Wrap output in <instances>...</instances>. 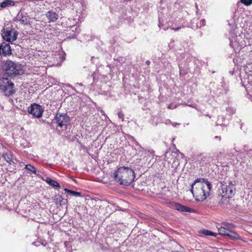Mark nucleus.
Returning a JSON list of instances; mask_svg holds the SVG:
<instances>
[{"label": "nucleus", "instance_id": "27", "mask_svg": "<svg viewBox=\"0 0 252 252\" xmlns=\"http://www.w3.org/2000/svg\"><path fill=\"white\" fill-rule=\"evenodd\" d=\"M181 27H177V28H171V29L175 31H177L178 30H179L180 29H181Z\"/></svg>", "mask_w": 252, "mask_h": 252}, {"label": "nucleus", "instance_id": "21", "mask_svg": "<svg viewBox=\"0 0 252 252\" xmlns=\"http://www.w3.org/2000/svg\"><path fill=\"white\" fill-rule=\"evenodd\" d=\"M201 233L206 236H216V234L215 233L207 229H203L201 230Z\"/></svg>", "mask_w": 252, "mask_h": 252}, {"label": "nucleus", "instance_id": "12", "mask_svg": "<svg viewBox=\"0 0 252 252\" xmlns=\"http://www.w3.org/2000/svg\"><path fill=\"white\" fill-rule=\"evenodd\" d=\"M172 208L174 210L179 211L181 212H189L195 213V211L186 206H172Z\"/></svg>", "mask_w": 252, "mask_h": 252}, {"label": "nucleus", "instance_id": "8", "mask_svg": "<svg viewBox=\"0 0 252 252\" xmlns=\"http://www.w3.org/2000/svg\"><path fill=\"white\" fill-rule=\"evenodd\" d=\"M31 18L27 13L20 11L14 19V21L19 22L23 25H28L31 24Z\"/></svg>", "mask_w": 252, "mask_h": 252}, {"label": "nucleus", "instance_id": "6", "mask_svg": "<svg viewBox=\"0 0 252 252\" xmlns=\"http://www.w3.org/2000/svg\"><path fill=\"white\" fill-rule=\"evenodd\" d=\"M1 35L4 40L11 42L16 40L18 36V32L14 29H3L2 31Z\"/></svg>", "mask_w": 252, "mask_h": 252}, {"label": "nucleus", "instance_id": "10", "mask_svg": "<svg viewBox=\"0 0 252 252\" xmlns=\"http://www.w3.org/2000/svg\"><path fill=\"white\" fill-rule=\"evenodd\" d=\"M221 224L222 226L218 228L219 233L221 235L227 236L230 229L236 227L234 224L225 221L221 222Z\"/></svg>", "mask_w": 252, "mask_h": 252}, {"label": "nucleus", "instance_id": "15", "mask_svg": "<svg viewBox=\"0 0 252 252\" xmlns=\"http://www.w3.org/2000/svg\"><path fill=\"white\" fill-rule=\"evenodd\" d=\"M42 179L45 181L49 185L53 187H57L60 188L61 187L60 184L57 181L52 180L49 177H46L45 179L42 178Z\"/></svg>", "mask_w": 252, "mask_h": 252}, {"label": "nucleus", "instance_id": "25", "mask_svg": "<svg viewBox=\"0 0 252 252\" xmlns=\"http://www.w3.org/2000/svg\"><path fill=\"white\" fill-rule=\"evenodd\" d=\"M95 203L98 204L105 205L106 203V201L105 200H98L96 201Z\"/></svg>", "mask_w": 252, "mask_h": 252}, {"label": "nucleus", "instance_id": "19", "mask_svg": "<svg viewBox=\"0 0 252 252\" xmlns=\"http://www.w3.org/2000/svg\"><path fill=\"white\" fill-rule=\"evenodd\" d=\"M25 168L27 169L28 170L32 172V173H34L35 175H37L38 176L39 175L36 173V170L35 168L32 166L31 164H27L25 166Z\"/></svg>", "mask_w": 252, "mask_h": 252}, {"label": "nucleus", "instance_id": "32", "mask_svg": "<svg viewBox=\"0 0 252 252\" xmlns=\"http://www.w3.org/2000/svg\"><path fill=\"white\" fill-rule=\"evenodd\" d=\"M174 205H180V204L178 203H175Z\"/></svg>", "mask_w": 252, "mask_h": 252}, {"label": "nucleus", "instance_id": "22", "mask_svg": "<svg viewBox=\"0 0 252 252\" xmlns=\"http://www.w3.org/2000/svg\"><path fill=\"white\" fill-rule=\"evenodd\" d=\"M61 206H51L50 208V211L51 212H52L53 215L58 214V209H59V207Z\"/></svg>", "mask_w": 252, "mask_h": 252}, {"label": "nucleus", "instance_id": "34", "mask_svg": "<svg viewBox=\"0 0 252 252\" xmlns=\"http://www.w3.org/2000/svg\"><path fill=\"white\" fill-rule=\"evenodd\" d=\"M217 155H218V154H217ZM216 157H219V156H218V155H217Z\"/></svg>", "mask_w": 252, "mask_h": 252}, {"label": "nucleus", "instance_id": "11", "mask_svg": "<svg viewBox=\"0 0 252 252\" xmlns=\"http://www.w3.org/2000/svg\"><path fill=\"white\" fill-rule=\"evenodd\" d=\"M11 54V49L9 44L3 43L0 45V55L6 56Z\"/></svg>", "mask_w": 252, "mask_h": 252}, {"label": "nucleus", "instance_id": "33", "mask_svg": "<svg viewBox=\"0 0 252 252\" xmlns=\"http://www.w3.org/2000/svg\"><path fill=\"white\" fill-rule=\"evenodd\" d=\"M92 203H93H93H94L93 200H92Z\"/></svg>", "mask_w": 252, "mask_h": 252}, {"label": "nucleus", "instance_id": "17", "mask_svg": "<svg viewBox=\"0 0 252 252\" xmlns=\"http://www.w3.org/2000/svg\"><path fill=\"white\" fill-rule=\"evenodd\" d=\"M15 5V2L12 0H5L1 2L0 4V7L1 8H5L8 6H14Z\"/></svg>", "mask_w": 252, "mask_h": 252}, {"label": "nucleus", "instance_id": "16", "mask_svg": "<svg viewBox=\"0 0 252 252\" xmlns=\"http://www.w3.org/2000/svg\"><path fill=\"white\" fill-rule=\"evenodd\" d=\"M54 200L56 205H65L67 203V199H63L60 195H56Z\"/></svg>", "mask_w": 252, "mask_h": 252}, {"label": "nucleus", "instance_id": "7", "mask_svg": "<svg viewBox=\"0 0 252 252\" xmlns=\"http://www.w3.org/2000/svg\"><path fill=\"white\" fill-rule=\"evenodd\" d=\"M28 111L33 117L40 118L42 116L44 109L39 104L33 103L28 108Z\"/></svg>", "mask_w": 252, "mask_h": 252}, {"label": "nucleus", "instance_id": "5", "mask_svg": "<svg viewBox=\"0 0 252 252\" xmlns=\"http://www.w3.org/2000/svg\"><path fill=\"white\" fill-rule=\"evenodd\" d=\"M14 84L7 78L0 79V90L6 96H9L15 93Z\"/></svg>", "mask_w": 252, "mask_h": 252}, {"label": "nucleus", "instance_id": "1", "mask_svg": "<svg viewBox=\"0 0 252 252\" xmlns=\"http://www.w3.org/2000/svg\"><path fill=\"white\" fill-rule=\"evenodd\" d=\"M191 191L196 200L202 201L209 195L212 188L210 183L204 178H198L191 184Z\"/></svg>", "mask_w": 252, "mask_h": 252}, {"label": "nucleus", "instance_id": "30", "mask_svg": "<svg viewBox=\"0 0 252 252\" xmlns=\"http://www.w3.org/2000/svg\"><path fill=\"white\" fill-rule=\"evenodd\" d=\"M232 110L231 109V108H228L227 109V111H229V110Z\"/></svg>", "mask_w": 252, "mask_h": 252}, {"label": "nucleus", "instance_id": "20", "mask_svg": "<svg viewBox=\"0 0 252 252\" xmlns=\"http://www.w3.org/2000/svg\"><path fill=\"white\" fill-rule=\"evenodd\" d=\"M64 190L67 192V193H68L69 194H70L72 196H79L81 195V193L79 192H77V191H73V190H70V189H68L66 188H65L64 189Z\"/></svg>", "mask_w": 252, "mask_h": 252}, {"label": "nucleus", "instance_id": "24", "mask_svg": "<svg viewBox=\"0 0 252 252\" xmlns=\"http://www.w3.org/2000/svg\"><path fill=\"white\" fill-rule=\"evenodd\" d=\"M205 20L204 19H201L199 23L197 24V26L199 28H201V27L205 26Z\"/></svg>", "mask_w": 252, "mask_h": 252}, {"label": "nucleus", "instance_id": "3", "mask_svg": "<svg viewBox=\"0 0 252 252\" xmlns=\"http://www.w3.org/2000/svg\"><path fill=\"white\" fill-rule=\"evenodd\" d=\"M3 70L5 77L14 78L23 74V67L19 63L10 60L6 61L3 64Z\"/></svg>", "mask_w": 252, "mask_h": 252}, {"label": "nucleus", "instance_id": "13", "mask_svg": "<svg viewBox=\"0 0 252 252\" xmlns=\"http://www.w3.org/2000/svg\"><path fill=\"white\" fill-rule=\"evenodd\" d=\"M45 15L50 22H54L56 21L59 18L58 14L52 11H48Z\"/></svg>", "mask_w": 252, "mask_h": 252}, {"label": "nucleus", "instance_id": "31", "mask_svg": "<svg viewBox=\"0 0 252 252\" xmlns=\"http://www.w3.org/2000/svg\"><path fill=\"white\" fill-rule=\"evenodd\" d=\"M230 45L232 47H233L232 43L231 42H230Z\"/></svg>", "mask_w": 252, "mask_h": 252}, {"label": "nucleus", "instance_id": "14", "mask_svg": "<svg viewBox=\"0 0 252 252\" xmlns=\"http://www.w3.org/2000/svg\"><path fill=\"white\" fill-rule=\"evenodd\" d=\"M2 157L4 160L8 162L9 164H14V162L13 160V155L12 152L8 151L6 153H4L2 154Z\"/></svg>", "mask_w": 252, "mask_h": 252}, {"label": "nucleus", "instance_id": "4", "mask_svg": "<svg viewBox=\"0 0 252 252\" xmlns=\"http://www.w3.org/2000/svg\"><path fill=\"white\" fill-rule=\"evenodd\" d=\"M221 189L222 190L221 199L220 201L221 203H227V201L225 200L231 198L234 196L235 191V187L230 182H223L221 183Z\"/></svg>", "mask_w": 252, "mask_h": 252}, {"label": "nucleus", "instance_id": "29", "mask_svg": "<svg viewBox=\"0 0 252 252\" xmlns=\"http://www.w3.org/2000/svg\"><path fill=\"white\" fill-rule=\"evenodd\" d=\"M146 63L147 64V65H149L150 63V62L149 61H147L146 62Z\"/></svg>", "mask_w": 252, "mask_h": 252}, {"label": "nucleus", "instance_id": "18", "mask_svg": "<svg viewBox=\"0 0 252 252\" xmlns=\"http://www.w3.org/2000/svg\"><path fill=\"white\" fill-rule=\"evenodd\" d=\"M227 236L233 240H241V237L238 234L233 231H231L230 229L227 235Z\"/></svg>", "mask_w": 252, "mask_h": 252}, {"label": "nucleus", "instance_id": "9", "mask_svg": "<svg viewBox=\"0 0 252 252\" xmlns=\"http://www.w3.org/2000/svg\"><path fill=\"white\" fill-rule=\"evenodd\" d=\"M55 120L58 124V126L62 127L63 126H66L67 123L70 121V117L66 113H57Z\"/></svg>", "mask_w": 252, "mask_h": 252}, {"label": "nucleus", "instance_id": "23", "mask_svg": "<svg viewBox=\"0 0 252 252\" xmlns=\"http://www.w3.org/2000/svg\"><path fill=\"white\" fill-rule=\"evenodd\" d=\"M240 1L246 6H249L252 4V0H240Z\"/></svg>", "mask_w": 252, "mask_h": 252}, {"label": "nucleus", "instance_id": "26", "mask_svg": "<svg viewBox=\"0 0 252 252\" xmlns=\"http://www.w3.org/2000/svg\"><path fill=\"white\" fill-rule=\"evenodd\" d=\"M118 117L119 118L123 120L124 114L122 112H119L118 113Z\"/></svg>", "mask_w": 252, "mask_h": 252}, {"label": "nucleus", "instance_id": "2", "mask_svg": "<svg viewBox=\"0 0 252 252\" xmlns=\"http://www.w3.org/2000/svg\"><path fill=\"white\" fill-rule=\"evenodd\" d=\"M113 175L115 180L120 185L124 186L129 185L135 177L133 170L126 166L119 168Z\"/></svg>", "mask_w": 252, "mask_h": 252}, {"label": "nucleus", "instance_id": "28", "mask_svg": "<svg viewBox=\"0 0 252 252\" xmlns=\"http://www.w3.org/2000/svg\"><path fill=\"white\" fill-rule=\"evenodd\" d=\"M215 138L218 139L219 141L221 140V137L220 136H215Z\"/></svg>", "mask_w": 252, "mask_h": 252}]
</instances>
